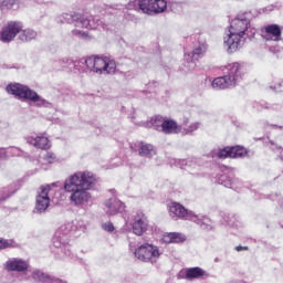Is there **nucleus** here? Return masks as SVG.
Segmentation results:
<instances>
[{"label": "nucleus", "mask_w": 283, "mask_h": 283, "mask_svg": "<svg viewBox=\"0 0 283 283\" xmlns=\"http://www.w3.org/2000/svg\"><path fill=\"white\" fill-rule=\"evenodd\" d=\"M96 185V175L92 171H77L64 181V191L70 195V200L75 207H84L92 200L90 190Z\"/></svg>", "instance_id": "f257e3e1"}, {"label": "nucleus", "mask_w": 283, "mask_h": 283, "mask_svg": "<svg viewBox=\"0 0 283 283\" xmlns=\"http://www.w3.org/2000/svg\"><path fill=\"white\" fill-rule=\"evenodd\" d=\"M249 25L251 21L247 18H235L231 21L229 33L223 38V45L229 54L238 52L244 45Z\"/></svg>", "instance_id": "f03ea898"}, {"label": "nucleus", "mask_w": 283, "mask_h": 283, "mask_svg": "<svg viewBox=\"0 0 283 283\" xmlns=\"http://www.w3.org/2000/svg\"><path fill=\"white\" fill-rule=\"evenodd\" d=\"M74 66L78 72H93L99 76L116 74V61L109 56L83 57Z\"/></svg>", "instance_id": "7ed1b4c3"}, {"label": "nucleus", "mask_w": 283, "mask_h": 283, "mask_svg": "<svg viewBox=\"0 0 283 283\" xmlns=\"http://www.w3.org/2000/svg\"><path fill=\"white\" fill-rule=\"evenodd\" d=\"M57 21L60 23H73L76 29L72 31V34L78 36V39L87 38V33L82 31L81 28L86 30H98V28H103V30L106 29L103 20L98 17L90 19L85 15L64 13L57 18Z\"/></svg>", "instance_id": "20e7f679"}, {"label": "nucleus", "mask_w": 283, "mask_h": 283, "mask_svg": "<svg viewBox=\"0 0 283 283\" xmlns=\"http://www.w3.org/2000/svg\"><path fill=\"white\" fill-rule=\"evenodd\" d=\"M228 74L221 77H216L211 86L213 90H227L229 87H235L239 81H242V66L240 63L234 62L226 66Z\"/></svg>", "instance_id": "39448f33"}, {"label": "nucleus", "mask_w": 283, "mask_h": 283, "mask_svg": "<svg viewBox=\"0 0 283 283\" xmlns=\"http://www.w3.org/2000/svg\"><path fill=\"white\" fill-rule=\"evenodd\" d=\"M169 213L171 218H180L181 220H190L199 224L201 229L209 230L211 229V219L205 216H198L182 207L178 202H172L169 207Z\"/></svg>", "instance_id": "423d86ee"}, {"label": "nucleus", "mask_w": 283, "mask_h": 283, "mask_svg": "<svg viewBox=\"0 0 283 283\" xmlns=\"http://www.w3.org/2000/svg\"><path fill=\"white\" fill-rule=\"evenodd\" d=\"M8 94H12L13 96H17V98H25L27 101H32V103H36L38 107H50V103L39 96L36 92L30 90V87L23 85V84H9L7 86Z\"/></svg>", "instance_id": "0eeeda50"}, {"label": "nucleus", "mask_w": 283, "mask_h": 283, "mask_svg": "<svg viewBox=\"0 0 283 283\" xmlns=\"http://www.w3.org/2000/svg\"><path fill=\"white\" fill-rule=\"evenodd\" d=\"M72 233V223H66L61 226L56 231L53 237V245L55 249H64V255L67 258H73L72 256V250H70V235Z\"/></svg>", "instance_id": "6e6552de"}, {"label": "nucleus", "mask_w": 283, "mask_h": 283, "mask_svg": "<svg viewBox=\"0 0 283 283\" xmlns=\"http://www.w3.org/2000/svg\"><path fill=\"white\" fill-rule=\"evenodd\" d=\"M134 255L142 262H150L154 264L158 262L160 255H163V251L154 244L145 243L134 250Z\"/></svg>", "instance_id": "1a4fd4ad"}, {"label": "nucleus", "mask_w": 283, "mask_h": 283, "mask_svg": "<svg viewBox=\"0 0 283 283\" xmlns=\"http://www.w3.org/2000/svg\"><path fill=\"white\" fill-rule=\"evenodd\" d=\"M52 187H54V184L52 186L46 185L40 188V192L36 196V200H35L36 213H43L44 211L48 210V207H50V196L54 193V188Z\"/></svg>", "instance_id": "9d476101"}, {"label": "nucleus", "mask_w": 283, "mask_h": 283, "mask_svg": "<svg viewBox=\"0 0 283 283\" xmlns=\"http://www.w3.org/2000/svg\"><path fill=\"white\" fill-rule=\"evenodd\" d=\"M207 44L205 42H199L193 46L192 52L185 53L186 67L188 70L196 69V61H200L205 54H207Z\"/></svg>", "instance_id": "9b49d317"}, {"label": "nucleus", "mask_w": 283, "mask_h": 283, "mask_svg": "<svg viewBox=\"0 0 283 283\" xmlns=\"http://www.w3.org/2000/svg\"><path fill=\"white\" fill-rule=\"evenodd\" d=\"M21 30H23V23L17 21L8 22L0 32V41H2V43L14 41Z\"/></svg>", "instance_id": "f8f14e48"}, {"label": "nucleus", "mask_w": 283, "mask_h": 283, "mask_svg": "<svg viewBox=\"0 0 283 283\" xmlns=\"http://www.w3.org/2000/svg\"><path fill=\"white\" fill-rule=\"evenodd\" d=\"M127 10H136L144 14H154V0H132L127 4Z\"/></svg>", "instance_id": "ddd939ff"}, {"label": "nucleus", "mask_w": 283, "mask_h": 283, "mask_svg": "<svg viewBox=\"0 0 283 283\" xmlns=\"http://www.w3.org/2000/svg\"><path fill=\"white\" fill-rule=\"evenodd\" d=\"M133 232L135 235H143L149 229V221L142 211H138L133 218Z\"/></svg>", "instance_id": "4468645a"}, {"label": "nucleus", "mask_w": 283, "mask_h": 283, "mask_svg": "<svg viewBox=\"0 0 283 283\" xmlns=\"http://www.w3.org/2000/svg\"><path fill=\"white\" fill-rule=\"evenodd\" d=\"M105 211L107 216H116V213H123L125 211V203L113 197L105 201Z\"/></svg>", "instance_id": "2eb2a0df"}, {"label": "nucleus", "mask_w": 283, "mask_h": 283, "mask_svg": "<svg viewBox=\"0 0 283 283\" xmlns=\"http://www.w3.org/2000/svg\"><path fill=\"white\" fill-rule=\"evenodd\" d=\"M262 36L265 41H282V28L277 24H269L264 27Z\"/></svg>", "instance_id": "dca6fc26"}, {"label": "nucleus", "mask_w": 283, "mask_h": 283, "mask_svg": "<svg viewBox=\"0 0 283 283\" xmlns=\"http://www.w3.org/2000/svg\"><path fill=\"white\" fill-rule=\"evenodd\" d=\"M29 268H30V263H28V261H25L23 259H19V258L9 259L6 262L7 271L23 272V271H28Z\"/></svg>", "instance_id": "f3484780"}, {"label": "nucleus", "mask_w": 283, "mask_h": 283, "mask_svg": "<svg viewBox=\"0 0 283 283\" xmlns=\"http://www.w3.org/2000/svg\"><path fill=\"white\" fill-rule=\"evenodd\" d=\"M219 185H223V187H228L229 189H233L234 191H240L242 188V181L239 179H232V177L228 175H221L218 179Z\"/></svg>", "instance_id": "a211bd4d"}, {"label": "nucleus", "mask_w": 283, "mask_h": 283, "mask_svg": "<svg viewBox=\"0 0 283 283\" xmlns=\"http://www.w3.org/2000/svg\"><path fill=\"white\" fill-rule=\"evenodd\" d=\"M29 145H33L38 149H50V139L45 135H38L36 137H28Z\"/></svg>", "instance_id": "6ab92c4d"}, {"label": "nucleus", "mask_w": 283, "mask_h": 283, "mask_svg": "<svg viewBox=\"0 0 283 283\" xmlns=\"http://www.w3.org/2000/svg\"><path fill=\"white\" fill-rule=\"evenodd\" d=\"M161 132L164 134H180L182 126L178 125L176 120L165 118Z\"/></svg>", "instance_id": "aec40b11"}, {"label": "nucleus", "mask_w": 283, "mask_h": 283, "mask_svg": "<svg viewBox=\"0 0 283 283\" xmlns=\"http://www.w3.org/2000/svg\"><path fill=\"white\" fill-rule=\"evenodd\" d=\"M33 279L36 282H42V283H67L65 281H62L61 279L51 276V275L45 274V273H43L41 271L33 272Z\"/></svg>", "instance_id": "412c9836"}, {"label": "nucleus", "mask_w": 283, "mask_h": 283, "mask_svg": "<svg viewBox=\"0 0 283 283\" xmlns=\"http://www.w3.org/2000/svg\"><path fill=\"white\" fill-rule=\"evenodd\" d=\"M170 165L175 167H179L180 169L189 170L191 167L197 168L196 159H172L170 160Z\"/></svg>", "instance_id": "4be33fe9"}, {"label": "nucleus", "mask_w": 283, "mask_h": 283, "mask_svg": "<svg viewBox=\"0 0 283 283\" xmlns=\"http://www.w3.org/2000/svg\"><path fill=\"white\" fill-rule=\"evenodd\" d=\"M36 36H38L36 31L32 29H24V30L22 29L19 32L18 41H20L21 43H30V41H34Z\"/></svg>", "instance_id": "5701e85b"}, {"label": "nucleus", "mask_w": 283, "mask_h": 283, "mask_svg": "<svg viewBox=\"0 0 283 283\" xmlns=\"http://www.w3.org/2000/svg\"><path fill=\"white\" fill-rule=\"evenodd\" d=\"M139 156L151 158L153 156H156V148H154V145L142 143L139 146Z\"/></svg>", "instance_id": "b1692460"}, {"label": "nucleus", "mask_w": 283, "mask_h": 283, "mask_svg": "<svg viewBox=\"0 0 283 283\" xmlns=\"http://www.w3.org/2000/svg\"><path fill=\"white\" fill-rule=\"evenodd\" d=\"M164 124H165V117L160 115H156L150 119V122L146 125V127H154L157 132H163Z\"/></svg>", "instance_id": "393cba45"}, {"label": "nucleus", "mask_w": 283, "mask_h": 283, "mask_svg": "<svg viewBox=\"0 0 283 283\" xmlns=\"http://www.w3.org/2000/svg\"><path fill=\"white\" fill-rule=\"evenodd\" d=\"M164 242H167L168 244H171V243L178 244L179 242H185V235L177 232H170L164 235Z\"/></svg>", "instance_id": "a878e982"}, {"label": "nucleus", "mask_w": 283, "mask_h": 283, "mask_svg": "<svg viewBox=\"0 0 283 283\" xmlns=\"http://www.w3.org/2000/svg\"><path fill=\"white\" fill-rule=\"evenodd\" d=\"M205 270L200 268H190L186 270V279L187 280H198V277H202L205 275Z\"/></svg>", "instance_id": "bb28decb"}, {"label": "nucleus", "mask_w": 283, "mask_h": 283, "mask_svg": "<svg viewBox=\"0 0 283 283\" xmlns=\"http://www.w3.org/2000/svg\"><path fill=\"white\" fill-rule=\"evenodd\" d=\"M187 125H189V119L184 120L180 134H193V132L198 130L200 127V123L198 122L190 124L188 127Z\"/></svg>", "instance_id": "cd10ccee"}, {"label": "nucleus", "mask_w": 283, "mask_h": 283, "mask_svg": "<svg viewBox=\"0 0 283 283\" xmlns=\"http://www.w3.org/2000/svg\"><path fill=\"white\" fill-rule=\"evenodd\" d=\"M153 7L155 10H153V14H160L165 10H167V1L165 0H153Z\"/></svg>", "instance_id": "c85d7f7f"}, {"label": "nucleus", "mask_w": 283, "mask_h": 283, "mask_svg": "<svg viewBox=\"0 0 283 283\" xmlns=\"http://www.w3.org/2000/svg\"><path fill=\"white\" fill-rule=\"evenodd\" d=\"M247 156V149L242 146L230 147V158H242Z\"/></svg>", "instance_id": "c756f323"}, {"label": "nucleus", "mask_w": 283, "mask_h": 283, "mask_svg": "<svg viewBox=\"0 0 283 283\" xmlns=\"http://www.w3.org/2000/svg\"><path fill=\"white\" fill-rule=\"evenodd\" d=\"M231 158V147L213 150L212 158Z\"/></svg>", "instance_id": "7c9ffc66"}, {"label": "nucleus", "mask_w": 283, "mask_h": 283, "mask_svg": "<svg viewBox=\"0 0 283 283\" xmlns=\"http://www.w3.org/2000/svg\"><path fill=\"white\" fill-rule=\"evenodd\" d=\"M14 247H17V242L14 240L0 238V249H12Z\"/></svg>", "instance_id": "2f4dec72"}, {"label": "nucleus", "mask_w": 283, "mask_h": 283, "mask_svg": "<svg viewBox=\"0 0 283 283\" xmlns=\"http://www.w3.org/2000/svg\"><path fill=\"white\" fill-rule=\"evenodd\" d=\"M43 160L46 161L49 165H52V163H56V155L53 153H46L43 156Z\"/></svg>", "instance_id": "473e14b6"}, {"label": "nucleus", "mask_w": 283, "mask_h": 283, "mask_svg": "<svg viewBox=\"0 0 283 283\" xmlns=\"http://www.w3.org/2000/svg\"><path fill=\"white\" fill-rule=\"evenodd\" d=\"M102 229L104 231H108V233H112V231H114V223L112 222L103 223Z\"/></svg>", "instance_id": "72a5a7b5"}, {"label": "nucleus", "mask_w": 283, "mask_h": 283, "mask_svg": "<svg viewBox=\"0 0 283 283\" xmlns=\"http://www.w3.org/2000/svg\"><path fill=\"white\" fill-rule=\"evenodd\" d=\"M7 154H11V156H21V149L11 147L8 149Z\"/></svg>", "instance_id": "f704fd0d"}, {"label": "nucleus", "mask_w": 283, "mask_h": 283, "mask_svg": "<svg viewBox=\"0 0 283 283\" xmlns=\"http://www.w3.org/2000/svg\"><path fill=\"white\" fill-rule=\"evenodd\" d=\"M53 65L55 70H61V67H67V65L65 64V61H57Z\"/></svg>", "instance_id": "c9c22d12"}, {"label": "nucleus", "mask_w": 283, "mask_h": 283, "mask_svg": "<svg viewBox=\"0 0 283 283\" xmlns=\"http://www.w3.org/2000/svg\"><path fill=\"white\" fill-rule=\"evenodd\" d=\"M274 92H283V82L279 83L276 86H271Z\"/></svg>", "instance_id": "e433bc0d"}, {"label": "nucleus", "mask_w": 283, "mask_h": 283, "mask_svg": "<svg viewBox=\"0 0 283 283\" xmlns=\"http://www.w3.org/2000/svg\"><path fill=\"white\" fill-rule=\"evenodd\" d=\"M235 251H247V247L239 245L235 248Z\"/></svg>", "instance_id": "4c0bfd02"}, {"label": "nucleus", "mask_w": 283, "mask_h": 283, "mask_svg": "<svg viewBox=\"0 0 283 283\" xmlns=\"http://www.w3.org/2000/svg\"><path fill=\"white\" fill-rule=\"evenodd\" d=\"M12 193H14V190H13L11 193H8V196L1 197V198H0V201H1V200H6L7 198H10V196H12Z\"/></svg>", "instance_id": "58836bf2"}, {"label": "nucleus", "mask_w": 283, "mask_h": 283, "mask_svg": "<svg viewBox=\"0 0 283 283\" xmlns=\"http://www.w3.org/2000/svg\"><path fill=\"white\" fill-rule=\"evenodd\" d=\"M279 156H280L281 160H283V148L279 149Z\"/></svg>", "instance_id": "ea45409f"}, {"label": "nucleus", "mask_w": 283, "mask_h": 283, "mask_svg": "<svg viewBox=\"0 0 283 283\" xmlns=\"http://www.w3.org/2000/svg\"><path fill=\"white\" fill-rule=\"evenodd\" d=\"M3 193H8V189H4V190H3Z\"/></svg>", "instance_id": "a19ab883"}]
</instances>
